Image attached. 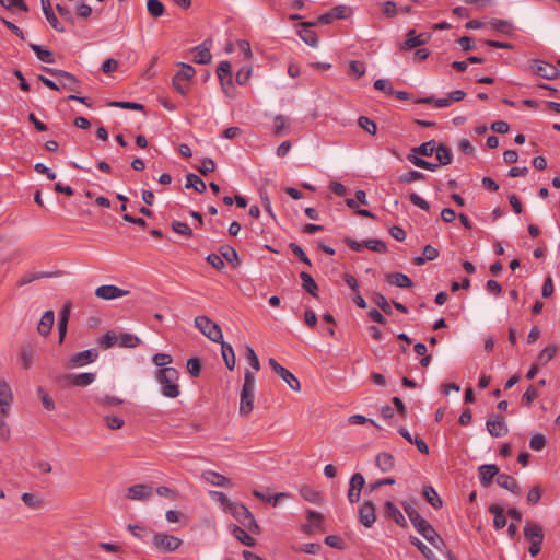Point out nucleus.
<instances>
[{"mask_svg": "<svg viewBox=\"0 0 560 560\" xmlns=\"http://www.w3.org/2000/svg\"><path fill=\"white\" fill-rule=\"evenodd\" d=\"M401 504L417 532L431 545L438 548V541L442 542V540L432 525L424 520L409 502L404 501Z\"/></svg>", "mask_w": 560, "mask_h": 560, "instance_id": "1", "label": "nucleus"}, {"mask_svg": "<svg viewBox=\"0 0 560 560\" xmlns=\"http://www.w3.org/2000/svg\"><path fill=\"white\" fill-rule=\"evenodd\" d=\"M155 378L161 386V393L167 398H177L180 395L178 384L179 372L175 368H163L158 370Z\"/></svg>", "mask_w": 560, "mask_h": 560, "instance_id": "2", "label": "nucleus"}, {"mask_svg": "<svg viewBox=\"0 0 560 560\" xmlns=\"http://www.w3.org/2000/svg\"><path fill=\"white\" fill-rule=\"evenodd\" d=\"M255 376L248 370L244 374V384L241 390L240 415L247 417L254 408Z\"/></svg>", "mask_w": 560, "mask_h": 560, "instance_id": "3", "label": "nucleus"}, {"mask_svg": "<svg viewBox=\"0 0 560 560\" xmlns=\"http://www.w3.org/2000/svg\"><path fill=\"white\" fill-rule=\"evenodd\" d=\"M183 545L179 537L165 533H155L152 537V547L158 552H174Z\"/></svg>", "mask_w": 560, "mask_h": 560, "instance_id": "4", "label": "nucleus"}, {"mask_svg": "<svg viewBox=\"0 0 560 560\" xmlns=\"http://www.w3.org/2000/svg\"><path fill=\"white\" fill-rule=\"evenodd\" d=\"M180 69L173 77L172 83L174 89L182 95L187 94L190 86V81L196 74V70L188 63H179Z\"/></svg>", "mask_w": 560, "mask_h": 560, "instance_id": "5", "label": "nucleus"}, {"mask_svg": "<svg viewBox=\"0 0 560 560\" xmlns=\"http://www.w3.org/2000/svg\"><path fill=\"white\" fill-rule=\"evenodd\" d=\"M195 326L211 341L217 343L222 342L223 334L221 327L208 316L200 315L195 317Z\"/></svg>", "mask_w": 560, "mask_h": 560, "instance_id": "6", "label": "nucleus"}, {"mask_svg": "<svg viewBox=\"0 0 560 560\" xmlns=\"http://www.w3.org/2000/svg\"><path fill=\"white\" fill-rule=\"evenodd\" d=\"M44 70L52 77L59 79L60 89L69 90L74 93L80 92V81L75 78L74 74L55 68H44Z\"/></svg>", "mask_w": 560, "mask_h": 560, "instance_id": "7", "label": "nucleus"}, {"mask_svg": "<svg viewBox=\"0 0 560 560\" xmlns=\"http://www.w3.org/2000/svg\"><path fill=\"white\" fill-rule=\"evenodd\" d=\"M269 365L272 369V371L279 375L288 385L289 387L294 392L301 390V384L299 380L284 366L279 364L276 359L270 358L269 359Z\"/></svg>", "mask_w": 560, "mask_h": 560, "instance_id": "8", "label": "nucleus"}, {"mask_svg": "<svg viewBox=\"0 0 560 560\" xmlns=\"http://www.w3.org/2000/svg\"><path fill=\"white\" fill-rule=\"evenodd\" d=\"M532 70L535 74L546 80H555L560 77V71L556 66L541 60H534Z\"/></svg>", "mask_w": 560, "mask_h": 560, "instance_id": "9", "label": "nucleus"}, {"mask_svg": "<svg viewBox=\"0 0 560 560\" xmlns=\"http://www.w3.org/2000/svg\"><path fill=\"white\" fill-rule=\"evenodd\" d=\"M365 486V479L361 472H355L352 475L350 482H349V490H348V500L351 503H357L360 500L361 491L363 487Z\"/></svg>", "mask_w": 560, "mask_h": 560, "instance_id": "10", "label": "nucleus"}, {"mask_svg": "<svg viewBox=\"0 0 560 560\" xmlns=\"http://www.w3.org/2000/svg\"><path fill=\"white\" fill-rule=\"evenodd\" d=\"M430 39L425 33L417 34L415 30L408 31L406 40L400 45L401 50H411L416 47L424 45Z\"/></svg>", "mask_w": 560, "mask_h": 560, "instance_id": "11", "label": "nucleus"}, {"mask_svg": "<svg viewBox=\"0 0 560 560\" xmlns=\"http://www.w3.org/2000/svg\"><path fill=\"white\" fill-rule=\"evenodd\" d=\"M376 514H375V505L372 501H365L361 505L359 510V522L364 527H372V525L375 523Z\"/></svg>", "mask_w": 560, "mask_h": 560, "instance_id": "12", "label": "nucleus"}, {"mask_svg": "<svg viewBox=\"0 0 560 560\" xmlns=\"http://www.w3.org/2000/svg\"><path fill=\"white\" fill-rule=\"evenodd\" d=\"M129 293L127 290H122L113 284H104L95 290V295L103 300H114L117 298L126 296Z\"/></svg>", "mask_w": 560, "mask_h": 560, "instance_id": "13", "label": "nucleus"}, {"mask_svg": "<svg viewBox=\"0 0 560 560\" xmlns=\"http://www.w3.org/2000/svg\"><path fill=\"white\" fill-rule=\"evenodd\" d=\"M12 401L11 387L4 380L0 378V412L3 417L8 416Z\"/></svg>", "mask_w": 560, "mask_h": 560, "instance_id": "14", "label": "nucleus"}, {"mask_svg": "<svg viewBox=\"0 0 560 560\" xmlns=\"http://www.w3.org/2000/svg\"><path fill=\"white\" fill-rule=\"evenodd\" d=\"M152 488L143 485L138 483L129 487L127 489V498L133 501H145L152 495Z\"/></svg>", "mask_w": 560, "mask_h": 560, "instance_id": "15", "label": "nucleus"}, {"mask_svg": "<svg viewBox=\"0 0 560 560\" xmlns=\"http://www.w3.org/2000/svg\"><path fill=\"white\" fill-rule=\"evenodd\" d=\"M211 40L207 39L202 44L196 46L192 51L195 56L192 61L199 65H208L211 62L212 55L210 52Z\"/></svg>", "mask_w": 560, "mask_h": 560, "instance_id": "16", "label": "nucleus"}, {"mask_svg": "<svg viewBox=\"0 0 560 560\" xmlns=\"http://www.w3.org/2000/svg\"><path fill=\"white\" fill-rule=\"evenodd\" d=\"M98 357L96 349H88L73 354L70 359L72 366H83L85 364L94 362Z\"/></svg>", "mask_w": 560, "mask_h": 560, "instance_id": "17", "label": "nucleus"}, {"mask_svg": "<svg viewBox=\"0 0 560 560\" xmlns=\"http://www.w3.org/2000/svg\"><path fill=\"white\" fill-rule=\"evenodd\" d=\"M489 434L493 438H501L508 434L509 428L503 418L489 419L486 422Z\"/></svg>", "mask_w": 560, "mask_h": 560, "instance_id": "18", "label": "nucleus"}, {"mask_svg": "<svg viewBox=\"0 0 560 560\" xmlns=\"http://www.w3.org/2000/svg\"><path fill=\"white\" fill-rule=\"evenodd\" d=\"M478 470H479L480 483L483 487H489L492 483L493 478L495 476L498 477V475H500L499 468L494 464L481 465Z\"/></svg>", "mask_w": 560, "mask_h": 560, "instance_id": "19", "label": "nucleus"}, {"mask_svg": "<svg viewBox=\"0 0 560 560\" xmlns=\"http://www.w3.org/2000/svg\"><path fill=\"white\" fill-rule=\"evenodd\" d=\"M385 515L392 518L397 525L407 527V521L400 510L390 501L384 503Z\"/></svg>", "mask_w": 560, "mask_h": 560, "instance_id": "20", "label": "nucleus"}, {"mask_svg": "<svg viewBox=\"0 0 560 560\" xmlns=\"http://www.w3.org/2000/svg\"><path fill=\"white\" fill-rule=\"evenodd\" d=\"M55 323V313L54 311H46L39 319L37 325V331L40 336L47 337Z\"/></svg>", "mask_w": 560, "mask_h": 560, "instance_id": "21", "label": "nucleus"}, {"mask_svg": "<svg viewBox=\"0 0 560 560\" xmlns=\"http://www.w3.org/2000/svg\"><path fill=\"white\" fill-rule=\"evenodd\" d=\"M316 23L305 22L302 24L299 35L301 39L312 47H316L318 43L317 34L312 30Z\"/></svg>", "mask_w": 560, "mask_h": 560, "instance_id": "22", "label": "nucleus"}, {"mask_svg": "<svg viewBox=\"0 0 560 560\" xmlns=\"http://www.w3.org/2000/svg\"><path fill=\"white\" fill-rule=\"evenodd\" d=\"M35 350L32 345L27 343L21 347L18 359L22 368L28 370L33 364Z\"/></svg>", "mask_w": 560, "mask_h": 560, "instance_id": "23", "label": "nucleus"}, {"mask_svg": "<svg viewBox=\"0 0 560 560\" xmlns=\"http://www.w3.org/2000/svg\"><path fill=\"white\" fill-rule=\"evenodd\" d=\"M96 378L95 373L84 372L77 375H68L67 380L72 386L84 387L92 384Z\"/></svg>", "mask_w": 560, "mask_h": 560, "instance_id": "24", "label": "nucleus"}, {"mask_svg": "<svg viewBox=\"0 0 560 560\" xmlns=\"http://www.w3.org/2000/svg\"><path fill=\"white\" fill-rule=\"evenodd\" d=\"M497 483L501 488L506 489V490H509L510 492H512L514 494H520L521 493V488H520L517 481L512 476H510L508 474H500V475H498Z\"/></svg>", "mask_w": 560, "mask_h": 560, "instance_id": "25", "label": "nucleus"}, {"mask_svg": "<svg viewBox=\"0 0 560 560\" xmlns=\"http://www.w3.org/2000/svg\"><path fill=\"white\" fill-rule=\"evenodd\" d=\"M60 275L59 271L56 272H49V271H42V272H26L22 276V278L18 281L19 287L26 285L33 281L43 279V278H54L58 277Z\"/></svg>", "mask_w": 560, "mask_h": 560, "instance_id": "26", "label": "nucleus"}, {"mask_svg": "<svg viewBox=\"0 0 560 560\" xmlns=\"http://www.w3.org/2000/svg\"><path fill=\"white\" fill-rule=\"evenodd\" d=\"M398 433L404 439H406L410 444H415L420 453H422V454L429 453V447H428L427 443L419 435H416L415 438H412V435L409 433V431L404 427L399 428Z\"/></svg>", "mask_w": 560, "mask_h": 560, "instance_id": "27", "label": "nucleus"}, {"mask_svg": "<svg viewBox=\"0 0 560 560\" xmlns=\"http://www.w3.org/2000/svg\"><path fill=\"white\" fill-rule=\"evenodd\" d=\"M226 512L231 513L242 524H245V521L252 515V512L245 505L237 502L230 504Z\"/></svg>", "mask_w": 560, "mask_h": 560, "instance_id": "28", "label": "nucleus"}, {"mask_svg": "<svg viewBox=\"0 0 560 560\" xmlns=\"http://www.w3.org/2000/svg\"><path fill=\"white\" fill-rule=\"evenodd\" d=\"M389 284L398 288H411L413 285L411 279L402 272H392L386 275Z\"/></svg>", "mask_w": 560, "mask_h": 560, "instance_id": "29", "label": "nucleus"}, {"mask_svg": "<svg viewBox=\"0 0 560 560\" xmlns=\"http://www.w3.org/2000/svg\"><path fill=\"white\" fill-rule=\"evenodd\" d=\"M375 464L382 472H387L394 468L395 459L390 453L382 452L376 455Z\"/></svg>", "mask_w": 560, "mask_h": 560, "instance_id": "30", "label": "nucleus"}, {"mask_svg": "<svg viewBox=\"0 0 560 560\" xmlns=\"http://www.w3.org/2000/svg\"><path fill=\"white\" fill-rule=\"evenodd\" d=\"M524 536L530 541H544L542 527L536 523L527 524L524 528Z\"/></svg>", "mask_w": 560, "mask_h": 560, "instance_id": "31", "label": "nucleus"}, {"mask_svg": "<svg viewBox=\"0 0 560 560\" xmlns=\"http://www.w3.org/2000/svg\"><path fill=\"white\" fill-rule=\"evenodd\" d=\"M489 512L493 515V526L495 529H502L506 525L504 509L498 504L489 506Z\"/></svg>", "mask_w": 560, "mask_h": 560, "instance_id": "32", "label": "nucleus"}, {"mask_svg": "<svg viewBox=\"0 0 560 560\" xmlns=\"http://www.w3.org/2000/svg\"><path fill=\"white\" fill-rule=\"evenodd\" d=\"M435 148L436 150H434V152L438 163L440 165L451 164L453 158L451 149L443 143H436Z\"/></svg>", "mask_w": 560, "mask_h": 560, "instance_id": "33", "label": "nucleus"}, {"mask_svg": "<svg viewBox=\"0 0 560 560\" xmlns=\"http://www.w3.org/2000/svg\"><path fill=\"white\" fill-rule=\"evenodd\" d=\"M436 143L438 142L435 140L423 142L420 145L412 148L409 154H415L419 158L431 156L434 153V150H436Z\"/></svg>", "mask_w": 560, "mask_h": 560, "instance_id": "34", "label": "nucleus"}, {"mask_svg": "<svg viewBox=\"0 0 560 560\" xmlns=\"http://www.w3.org/2000/svg\"><path fill=\"white\" fill-rule=\"evenodd\" d=\"M220 343H221V353H222V358L225 362V365L230 371H233L235 368V363H236L234 350L230 343L224 342L223 340Z\"/></svg>", "mask_w": 560, "mask_h": 560, "instance_id": "35", "label": "nucleus"}, {"mask_svg": "<svg viewBox=\"0 0 560 560\" xmlns=\"http://www.w3.org/2000/svg\"><path fill=\"white\" fill-rule=\"evenodd\" d=\"M422 493L432 508L439 510L443 506L442 499L432 486H425Z\"/></svg>", "mask_w": 560, "mask_h": 560, "instance_id": "36", "label": "nucleus"}, {"mask_svg": "<svg viewBox=\"0 0 560 560\" xmlns=\"http://www.w3.org/2000/svg\"><path fill=\"white\" fill-rule=\"evenodd\" d=\"M300 278L302 280V288L312 296L317 298L318 285L313 277L306 271H302L300 273Z\"/></svg>", "mask_w": 560, "mask_h": 560, "instance_id": "37", "label": "nucleus"}, {"mask_svg": "<svg viewBox=\"0 0 560 560\" xmlns=\"http://www.w3.org/2000/svg\"><path fill=\"white\" fill-rule=\"evenodd\" d=\"M30 48L35 52V55L40 61L46 63L55 62L54 55L49 49L37 44H30Z\"/></svg>", "mask_w": 560, "mask_h": 560, "instance_id": "38", "label": "nucleus"}, {"mask_svg": "<svg viewBox=\"0 0 560 560\" xmlns=\"http://www.w3.org/2000/svg\"><path fill=\"white\" fill-rule=\"evenodd\" d=\"M407 159L415 166L424 168V170H428L431 172H435L439 168V166H441L439 163H432V162L425 161L424 159L419 158L415 154H408Z\"/></svg>", "mask_w": 560, "mask_h": 560, "instance_id": "39", "label": "nucleus"}, {"mask_svg": "<svg viewBox=\"0 0 560 560\" xmlns=\"http://www.w3.org/2000/svg\"><path fill=\"white\" fill-rule=\"evenodd\" d=\"M232 534L240 542L247 547H253L256 545V539L248 535L246 530L240 526L235 525L232 529Z\"/></svg>", "mask_w": 560, "mask_h": 560, "instance_id": "40", "label": "nucleus"}, {"mask_svg": "<svg viewBox=\"0 0 560 560\" xmlns=\"http://www.w3.org/2000/svg\"><path fill=\"white\" fill-rule=\"evenodd\" d=\"M186 188H192L197 192H205L207 189L206 183L196 174H188L186 177Z\"/></svg>", "mask_w": 560, "mask_h": 560, "instance_id": "41", "label": "nucleus"}, {"mask_svg": "<svg viewBox=\"0 0 560 560\" xmlns=\"http://www.w3.org/2000/svg\"><path fill=\"white\" fill-rule=\"evenodd\" d=\"M219 253L223 259L237 266L240 264L237 252L230 245H222L219 248Z\"/></svg>", "mask_w": 560, "mask_h": 560, "instance_id": "42", "label": "nucleus"}, {"mask_svg": "<svg viewBox=\"0 0 560 560\" xmlns=\"http://www.w3.org/2000/svg\"><path fill=\"white\" fill-rule=\"evenodd\" d=\"M141 342L140 338L129 334L122 332L118 336V346L121 348H136Z\"/></svg>", "mask_w": 560, "mask_h": 560, "instance_id": "43", "label": "nucleus"}, {"mask_svg": "<svg viewBox=\"0 0 560 560\" xmlns=\"http://www.w3.org/2000/svg\"><path fill=\"white\" fill-rule=\"evenodd\" d=\"M118 336L114 330H107L98 340L100 348L106 350L117 345Z\"/></svg>", "mask_w": 560, "mask_h": 560, "instance_id": "44", "label": "nucleus"}, {"mask_svg": "<svg viewBox=\"0 0 560 560\" xmlns=\"http://www.w3.org/2000/svg\"><path fill=\"white\" fill-rule=\"evenodd\" d=\"M205 479L213 485V486H218V487H225V486H230V479L226 478L225 476L219 474V472H215V471H207L205 472Z\"/></svg>", "mask_w": 560, "mask_h": 560, "instance_id": "45", "label": "nucleus"}, {"mask_svg": "<svg viewBox=\"0 0 560 560\" xmlns=\"http://www.w3.org/2000/svg\"><path fill=\"white\" fill-rule=\"evenodd\" d=\"M23 503L31 509H40L44 506V500L35 493L24 492L21 495Z\"/></svg>", "mask_w": 560, "mask_h": 560, "instance_id": "46", "label": "nucleus"}, {"mask_svg": "<svg viewBox=\"0 0 560 560\" xmlns=\"http://www.w3.org/2000/svg\"><path fill=\"white\" fill-rule=\"evenodd\" d=\"M147 10L153 19L161 18L165 13V7L160 0H148Z\"/></svg>", "mask_w": 560, "mask_h": 560, "instance_id": "47", "label": "nucleus"}, {"mask_svg": "<svg viewBox=\"0 0 560 560\" xmlns=\"http://www.w3.org/2000/svg\"><path fill=\"white\" fill-rule=\"evenodd\" d=\"M558 347L556 345H550L544 348L538 354V361L541 365H546L549 361H551L558 352Z\"/></svg>", "mask_w": 560, "mask_h": 560, "instance_id": "48", "label": "nucleus"}, {"mask_svg": "<svg viewBox=\"0 0 560 560\" xmlns=\"http://www.w3.org/2000/svg\"><path fill=\"white\" fill-rule=\"evenodd\" d=\"M218 77L221 81V84H224V80L228 79L229 83H231L232 78V67L229 61H221L218 67Z\"/></svg>", "mask_w": 560, "mask_h": 560, "instance_id": "49", "label": "nucleus"}, {"mask_svg": "<svg viewBox=\"0 0 560 560\" xmlns=\"http://www.w3.org/2000/svg\"><path fill=\"white\" fill-rule=\"evenodd\" d=\"M372 300L385 314L392 315V305L383 294L376 292L373 294Z\"/></svg>", "mask_w": 560, "mask_h": 560, "instance_id": "50", "label": "nucleus"}, {"mask_svg": "<svg viewBox=\"0 0 560 560\" xmlns=\"http://www.w3.org/2000/svg\"><path fill=\"white\" fill-rule=\"evenodd\" d=\"M253 494H254L256 498H258V499H260V500H262V501H267V502L272 503L273 505H277V504H278V502L280 501V499H282V498H288V497H289V493H287V492H280V493H277V494H275V495H266V494H264L262 492H260V491H258V490H255V491L253 492Z\"/></svg>", "mask_w": 560, "mask_h": 560, "instance_id": "51", "label": "nucleus"}, {"mask_svg": "<svg viewBox=\"0 0 560 560\" xmlns=\"http://www.w3.org/2000/svg\"><path fill=\"white\" fill-rule=\"evenodd\" d=\"M358 125L365 130L369 135L374 136L376 133L377 127L376 124L366 116H360L358 119Z\"/></svg>", "mask_w": 560, "mask_h": 560, "instance_id": "52", "label": "nucleus"}, {"mask_svg": "<svg viewBox=\"0 0 560 560\" xmlns=\"http://www.w3.org/2000/svg\"><path fill=\"white\" fill-rule=\"evenodd\" d=\"M425 178L424 174L419 172V171H409L402 175L399 176V182L400 183H406V184H409V183H413V182H417V180H423Z\"/></svg>", "mask_w": 560, "mask_h": 560, "instance_id": "53", "label": "nucleus"}, {"mask_svg": "<svg viewBox=\"0 0 560 560\" xmlns=\"http://www.w3.org/2000/svg\"><path fill=\"white\" fill-rule=\"evenodd\" d=\"M0 4L8 10H12L14 8L20 9L23 12H28L30 10L24 0H0Z\"/></svg>", "mask_w": 560, "mask_h": 560, "instance_id": "54", "label": "nucleus"}, {"mask_svg": "<svg viewBox=\"0 0 560 560\" xmlns=\"http://www.w3.org/2000/svg\"><path fill=\"white\" fill-rule=\"evenodd\" d=\"M245 355H246V359H247L249 365L255 371H259V369H260L259 359H258L256 352L254 351V349L250 346H246L245 347Z\"/></svg>", "mask_w": 560, "mask_h": 560, "instance_id": "55", "label": "nucleus"}, {"mask_svg": "<svg viewBox=\"0 0 560 560\" xmlns=\"http://www.w3.org/2000/svg\"><path fill=\"white\" fill-rule=\"evenodd\" d=\"M410 542L418 548V550L427 558L431 559L434 555L433 551L427 547L418 537L410 536Z\"/></svg>", "mask_w": 560, "mask_h": 560, "instance_id": "56", "label": "nucleus"}, {"mask_svg": "<svg viewBox=\"0 0 560 560\" xmlns=\"http://www.w3.org/2000/svg\"><path fill=\"white\" fill-rule=\"evenodd\" d=\"M547 444V440L546 438L540 434V433H536L534 434L532 438H530V441H529V447L534 451H541Z\"/></svg>", "mask_w": 560, "mask_h": 560, "instance_id": "57", "label": "nucleus"}, {"mask_svg": "<svg viewBox=\"0 0 560 560\" xmlns=\"http://www.w3.org/2000/svg\"><path fill=\"white\" fill-rule=\"evenodd\" d=\"M187 370L192 377H198L201 372V362L198 358L187 360Z\"/></svg>", "mask_w": 560, "mask_h": 560, "instance_id": "58", "label": "nucleus"}, {"mask_svg": "<svg viewBox=\"0 0 560 560\" xmlns=\"http://www.w3.org/2000/svg\"><path fill=\"white\" fill-rule=\"evenodd\" d=\"M172 230L178 234H182L184 236H187V237H191L192 236V231L191 229L188 226V224L184 223V222H180V221H173L172 224Z\"/></svg>", "mask_w": 560, "mask_h": 560, "instance_id": "59", "label": "nucleus"}, {"mask_svg": "<svg viewBox=\"0 0 560 560\" xmlns=\"http://www.w3.org/2000/svg\"><path fill=\"white\" fill-rule=\"evenodd\" d=\"M364 246L373 252L385 253L387 246L382 240H369L364 242Z\"/></svg>", "mask_w": 560, "mask_h": 560, "instance_id": "60", "label": "nucleus"}, {"mask_svg": "<svg viewBox=\"0 0 560 560\" xmlns=\"http://www.w3.org/2000/svg\"><path fill=\"white\" fill-rule=\"evenodd\" d=\"M104 421H105L107 428L110 430H119L125 424L124 419H121L117 416H105Z\"/></svg>", "mask_w": 560, "mask_h": 560, "instance_id": "61", "label": "nucleus"}, {"mask_svg": "<svg viewBox=\"0 0 560 560\" xmlns=\"http://www.w3.org/2000/svg\"><path fill=\"white\" fill-rule=\"evenodd\" d=\"M172 361V357L167 353H156L152 358V362L155 365L161 366V369L168 368L167 365L171 364Z\"/></svg>", "mask_w": 560, "mask_h": 560, "instance_id": "62", "label": "nucleus"}, {"mask_svg": "<svg viewBox=\"0 0 560 560\" xmlns=\"http://www.w3.org/2000/svg\"><path fill=\"white\" fill-rule=\"evenodd\" d=\"M382 12L386 18H395L398 13L397 5L394 1H386L382 4Z\"/></svg>", "mask_w": 560, "mask_h": 560, "instance_id": "63", "label": "nucleus"}, {"mask_svg": "<svg viewBox=\"0 0 560 560\" xmlns=\"http://www.w3.org/2000/svg\"><path fill=\"white\" fill-rule=\"evenodd\" d=\"M537 397V390L533 385H530L527 387L526 392L522 396V404L528 407Z\"/></svg>", "mask_w": 560, "mask_h": 560, "instance_id": "64", "label": "nucleus"}]
</instances>
